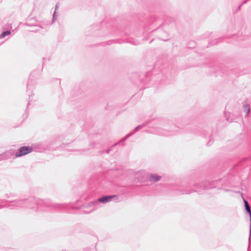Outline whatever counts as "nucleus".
Returning <instances> with one entry per match:
<instances>
[{
    "instance_id": "obj_6",
    "label": "nucleus",
    "mask_w": 251,
    "mask_h": 251,
    "mask_svg": "<svg viewBox=\"0 0 251 251\" xmlns=\"http://www.w3.org/2000/svg\"><path fill=\"white\" fill-rule=\"evenodd\" d=\"M244 111L247 113V114H249L250 111V108L249 105H245L244 106Z\"/></svg>"
},
{
    "instance_id": "obj_2",
    "label": "nucleus",
    "mask_w": 251,
    "mask_h": 251,
    "mask_svg": "<svg viewBox=\"0 0 251 251\" xmlns=\"http://www.w3.org/2000/svg\"><path fill=\"white\" fill-rule=\"evenodd\" d=\"M115 196H104L98 199V201L102 203H106L109 201L112 198H114Z\"/></svg>"
},
{
    "instance_id": "obj_3",
    "label": "nucleus",
    "mask_w": 251,
    "mask_h": 251,
    "mask_svg": "<svg viewBox=\"0 0 251 251\" xmlns=\"http://www.w3.org/2000/svg\"><path fill=\"white\" fill-rule=\"evenodd\" d=\"M244 202L245 203L246 209L247 211V212L249 213L250 216V219L251 220V211L250 206L249 204H248V202L247 201L244 200Z\"/></svg>"
},
{
    "instance_id": "obj_5",
    "label": "nucleus",
    "mask_w": 251,
    "mask_h": 251,
    "mask_svg": "<svg viewBox=\"0 0 251 251\" xmlns=\"http://www.w3.org/2000/svg\"><path fill=\"white\" fill-rule=\"evenodd\" d=\"M10 34V32L9 31H4L0 34V38H3L5 36L9 35Z\"/></svg>"
},
{
    "instance_id": "obj_4",
    "label": "nucleus",
    "mask_w": 251,
    "mask_h": 251,
    "mask_svg": "<svg viewBox=\"0 0 251 251\" xmlns=\"http://www.w3.org/2000/svg\"><path fill=\"white\" fill-rule=\"evenodd\" d=\"M160 178L161 177L157 175H152L151 176V180L154 182L159 180Z\"/></svg>"
},
{
    "instance_id": "obj_1",
    "label": "nucleus",
    "mask_w": 251,
    "mask_h": 251,
    "mask_svg": "<svg viewBox=\"0 0 251 251\" xmlns=\"http://www.w3.org/2000/svg\"><path fill=\"white\" fill-rule=\"evenodd\" d=\"M32 151V148L31 147L24 146L21 147L18 152L15 155L16 157H19L25 155L31 152Z\"/></svg>"
}]
</instances>
